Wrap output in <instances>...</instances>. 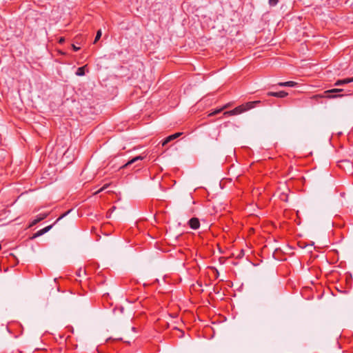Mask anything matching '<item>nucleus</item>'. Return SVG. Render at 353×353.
Instances as JSON below:
<instances>
[{"label": "nucleus", "mask_w": 353, "mask_h": 353, "mask_svg": "<svg viewBox=\"0 0 353 353\" xmlns=\"http://www.w3.org/2000/svg\"><path fill=\"white\" fill-rule=\"evenodd\" d=\"M1 249V245H0V250Z\"/></svg>", "instance_id": "412c9836"}, {"label": "nucleus", "mask_w": 353, "mask_h": 353, "mask_svg": "<svg viewBox=\"0 0 353 353\" xmlns=\"http://www.w3.org/2000/svg\"><path fill=\"white\" fill-rule=\"evenodd\" d=\"M48 216V213H41L36 216L37 221H41L45 219Z\"/></svg>", "instance_id": "9b49d317"}, {"label": "nucleus", "mask_w": 353, "mask_h": 353, "mask_svg": "<svg viewBox=\"0 0 353 353\" xmlns=\"http://www.w3.org/2000/svg\"><path fill=\"white\" fill-rule=\"evenodd\" d=\"M64 41H65V39L63 37H61V38L59 39V42L60 43H63Z\"/></svg>", "instance_id": "6ab92c4d"}, {"label": "nucleus", "mask_w": 353, "mask_h": 353, "mask_svg": "<svg viewBox=\"0 0 353 353\" xmlns=\"http://www.w3.org/2000/svg\"><path fill=\"white\" fill-rule=\"evenodd\" d=\"M182 134L181 132H176L174 134L170 135L167 137L163 141H162V145L164 146L167 143H168L170 141L179 137Z\"/></svg>", "instance_id": "423d86ee"}, {"label": "nucleus", "mask_w": 353, "mask_h": 353, "mask_svg": "<svg viewBox=\"0 0 353 353\" xmlns=\"http://www.w3.org/2000/svg\"><path fill=\"white\" fill-rule=\"evenodd\" d=\"M39 221H37V219L35 218L32 221V223H31V225H36L37 223H39Z\"/></svg>", "instance_id": "f3484780"}, {"label": "nucleus", "mask_w": 353, "mask_h": 353, "mask_svg": "<svg viewBox=\"0 0 353 353\" xmlns=\"http://www.w3.org/2000/svg\"><path fill=\"white\" fill-rule=\"evenodd\" d=\"M75 74L77 76H83L85 74V66L78 68Z\"/></svg>", "instance_id": "9d476101"}, {"label": "nucleus", "mask_w": 353, "mask_h": 353, "mask_svg": "<svg viewBox=\"0 0 353 353\" xmlns=\"http://www.w3.org/2000/svg\"><path fill=\"white\" fill-rule=\"evenodd\" d=\"M267 95L269 97H274L278 98H284L288 95V93L285 91H279V92H268Z\"/></svg>", "instance_id": "0eeeda50"}, {"label": "nucleus", "mask_w": 353, "mask_h": 353, "mask_svg": "<svg viewBox=\"0 0 353 353\" xmlns=\"http://www.w3.org/2000/svg\"><path fill=\"white\" fill-rule=\"evenodd\" d=\"M352 82H353V77H352V78H345L344 79L337 80L334 83V85L335 86H341V85H343L345 84H347V83H352Z\"/></svg>", "instance_id": "6e6552de"}, {"label": "nucleus", "mask_w": 353, "mask_h": 353, "mask_svg": "<svg viewBox=\"0 0 353 353\" xmlns=\"http://www.w3.org/2000/svg\"><path fill=\"white\" fill-rule=\"evenodd\" d=\"M81 272H83V273H85V270H82L81 269H80L79 272H78V276H81Z\"/></svg>", "instance_id": "aec40b11"}, {"label": "nucleus", "mask_w": 353, "mask_h": 353, "mask_svg": "<svg viewBox=\"0 0 353 353\" xmlns=\"http://www.w3.org/2000/svg\"><path fill=\"white\" fill-rule=\"evenodd\" d=\"M144 158H145V157H143V156H141V155L137 156V157L132 158L131 160L128 161L124 165H121L120 167V169H123V168H128L130 165L136 163L137 161H141L143 160Z\"/></svg>", "instance_id": "7ed1b4c3"}, {"label": "nucleus", "mask_w": 353, "mask_h": 353, "mask_svg": "<svg viewBox=\"0 0 353 353\" xmlns=\"http://www.w3.org/2000/svg\"><path fill=\"white\" fill-rule=\"evenodd\" d=\"M228 106V105H225L220 109H216V110H214L213 112H212L211 113L209 114V116L211 117V116H214V115H216V114L220 113L223 109L226 108Z\"/></svg>", "instance_id": "f8f14e48"}, {"label": "nucleus", "mask_w": 353, "mask_h": 353, "mask_svg": "<svg viewBox=\"0 0 353 353\" xmlns=\"http://www.w3.org/2000/svg\"><path fill=\"white\" fill-rule=\"evenodd\" d=\"M101 30H99L97 32V34H96V37H95V39H94V43H97L98 40L100 39L101 37Z\"/></svg>", "instance_id": "ddd939ff"}, {"label": "nucleus", "mask_w": 353, "mask_h": 353, "mask_svg": "<svg viewBox=\"0 0 353 353\" xmlns=\"http://www.w3.org/2000/svg\"><path fill=\"white\" fill-rule=\"evenodd\" d=\"M72 48H73V50H74V51H78V50L80 49V48L77 47V46H76L75 45H74V44L72 45Z\"/></svg>", "instance_id": "a211bd4d"}, {"label": "nucleus", "mask_w": 353, "mask_h": 353, "mask_svg": "<svg viewBox=\"0 0 353 353\" xmlns=\"http://www.w3.org/2000/svg\"><path fill=\"white\" fill-rule=\"evenodd\" d=\"M261 103V101L247 102L244 104L236 107L232 110L225 112L224 115L232 116L241 114L244 112H246L255 108L258 104H260Z\"/></svg>", "instance_id": "f257e3e1"}, {"label": "nucleus", "mask_w": 353, "mask_h": 353, "mask_svg": "<svg viewBox=\"0 0 353 353\" xmlns=\"http://www.w3.org/2000/svg\"><path fill=\"white\" fill-rule=\"evenodd\" d=\"M72 210H70L68 211H67L66 212H65L64 214H63L61 216H59L57 220L56 221L52 224V225H48V226H46L45 228H43V229H41L43 234H46V232H48V231L50 230V229L53 227V225L57 223L58 221H59L61 219H62L64 216H65L67 214H68L70 212H71Z\"/></svg>", "instance_id": "20e7f679"}, {"label": "nucleus", "mask_w": 353, "mask_h": 353, "mask_svg": "<svg viewBox=\"0 0 353 353\" xmlns=\"http://www.w3.org/2000/svg\"><path fill=\"white\" fill-rule=\"evenodd\" d=\"M296 85L297 83L292 81L278 83V85L281 87H294Z\"/></svg>", "instance_id": "1a4fd4ad"}, {"label": "nucleus", "mask_w": 353, "mask_h": 353, "mask_svg": "<svg viewBox=\"0 0 353 353\" xmlns=\"http://www.w3.org/2000/svg\"><path fill=\"white\" fill-rule=\"evenodd\" d=\"M343 90V89L334 88V89H331V90L325 91L323 95H316V96H314V97H326L328 99H334V98H338V97H342L345 95L344 94L332 95L331 94L340 92H342Z\"/></svg>", "instance_id": "f03ea898"}, {"label": "nucleus", "mask_w": 353, "mask_h": 353, "mask_svg": "<svg viewBox=\"0 0 353 353\" xmlns=\"http://www.w3.org/2000/svg\"><path fill=\"white\" fill-rule=\"evenodd\" d=\"M188 225L190 228L197 230L200 227V221L199 219L193 217L188 221Z\"/></svg>", "instance_id": "39448f33"}, {"label": "nucleus", "mask_w": 353, "mask_h": 353, "mask_svg": "<svg viewBox=\"0 0 353 353\" xmlns=\"http://www.w3.org/2000/svg\"><path fill=\"white\" fill-rule=\"evenodd\" d=\"M108 186V184H105L104 185L101 189H99L98 191H97L94 194H97L101 192H102L103 190H105Z\"/></svg>", "instance_id": "2eb2a0df"}, {"label": "nucleus", "mask_w": 353, "mask_h": 353, "mask_svg": "<svg viewBox=\"0 0 353 353\" xmlns=\"http://www.w3.org/2000/svg\"><path fill=\"white\" fill-rule=\"evenodd\" d=\"M43 232H42V230H41H41H38V231H37V232L34 234L33 238H36V237L40 236H41V235H43Z\"/></svg>", "instance_id": "4468645a"}, {"label": "nucleus", "mask_w": 353, "mask_h": 353, "mask_svg": "<svg viewBox=\"0 0 353 353\" xmlns=\"http://www.w3.org/2000/svg\"><path fill=\"white\" fill-rule=\"evenodd\" d=\"M278 1H269L270 6H274L276 5Z\"/></svg>", "instance_id": "dca6fc26"}]
</instances>
